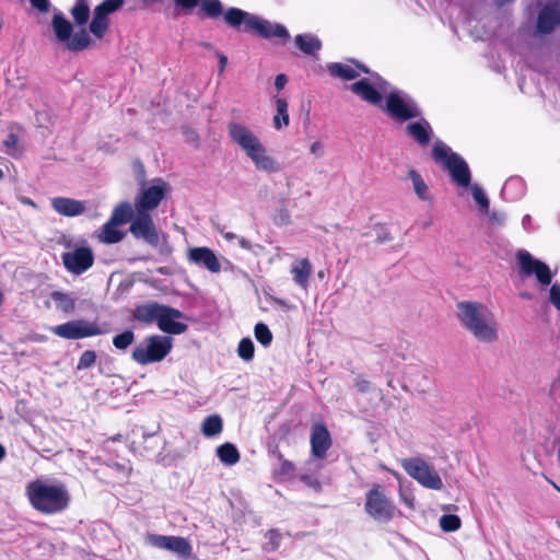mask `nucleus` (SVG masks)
I'll use <instances>...</instances> for the list:
<instances>
[{"instance_id": "052dcab7", "label": "nucleus", "mask_w": 560, "mask_h": 560, "mask_svg": "<svg viewBox=\"0 0 560 560\" xmlns=\"http://www.w3.org/2000/svg\"><path fill=\"white\" fill-rule=\"evenodd\" d=\"M238 241V244L242 248L246 249V250H250L252 249V244L249 241H247L246 238L244 237H238L236 238Z\"/></svg>"}, {"instance_id": "bf43d9fd", "label": "nucleus", "mask_w": 560, "mask_h": 560, "mask_svg": "<svg viewBox=\"0 0 560 560\" xmlns=\"http://www.w3.org/2000/svg\"><path fill=\"white\" fill-rule=\"evenodd\" d=\"M19 200L23 203V205H26V206H30L34 209H37V205L34 202V200H32L31 198L28 197H25V196H21L19 197Z\"/></svg>"}, {"instance_id": "864d4df0", "label": "nucleus", "mask_w": 560, "mask_h": 560, "mask_svg": "<svg viewBox=\"0 0 560 560\" xmlns=\"http://www.w3.org/2000/svg\"><path fill=\"white\" fill-rule=\"evenodd\" d=\"M301 480L307 485L308 487H312L314 488L315 490H319L320 489V483L319 481L316 479V478H313L312 476H308V475H302L301 476Z\"/></svg>"}, {"instance_id": "e2e57ef3", "label": "nucleus", "mask_w": 560, "mask_h": 560, "mask_svg": "<svg viewBox=\"0 0 560 560\" xmlns=\"http://www.w3.org/2000/svg\"><path fill=\"white\" fill-rule=\"evenodd\" d=\"M219 63H220V71H224L225 67H226V63H228V58L226 56L224 55H219Z\"/></svg>"}, {"instance_id": "f704fd0d", "label": "nucleus", "mask_w": 560, "mask_h": 560, "mask_svg": "<svg viewBox=\"0 0 560 560\" xmlns=\"http://www.w3.org/2000/svg\"><path fill=\"white\" fill-rule=\"evenodd\" d=\"M70 13L77 25H85L90 16L89 0H77Z\"/></svg>"}, {"instance_id": "13d9d810", "label": "nucleus", "mask_w": 560, "mask_h": 560, "mask_svg": "<svg viewBox=\"0 0 560 560\" xmlns=\"http://www.w3.org/2000/svg\"><path fill=\"white\" fill-rule=\"evenodd\" d=\"M532 218L529 214H525L522 219V226L524 228L525 231H530L532 229Z\"/></svg>"}, {"instance_id": "cd10ccee", "label": "nucleus", "mask_w": 560, "mask_h": 560, "mask_svg": "<svg viewBox=\"0 0 560 560\" xmlns=\"http://www.w3.org/2000/svg\"><path fill=\"white\" fill-rule=\"evenodd\" d=\"M276 115L272 118V126L276 130H282L290 124L288 102L283 97H275Z\"/></svg>"}, {"instance_id": "a19ab883", "label": "nucleus", "mask_w": 560, "mask_h": 560, "mask_svg": "<svg viewBox=\"0 0 560 560\" xmlns=\"http://www.w3.org/2000/svg\"><path fill=\"white\" fill-rule=\"evenodd\" d=\"M254 342L250 338H243L237 347V354L244 361H250L254 358Z\"/></svg>"}, {"instance_id": "09e8293b", "label": "nucleus", "mask_w": 560, "mask_h": 560, "mask_svg": "<svg viewBox=\"0 0 560 560\" xmlns=\"http://www.w3.org/2000/svg\"><path fill=\"white\" fill-rule=\"evenodd\" d=\"M18 143V138L14 133L8 135L7 139L3 141V144L9 154L14 155L16 153L15 147Z\"/></svg>"}, {"instance_id": "0e129e2a", "label": "nucleus", "mask_w": 560, "mask_h": 560, "mask_svg": "<svg viewBox=\"0 0 560 560\" xmlns=\"http://www.w3.org/2000/svg\"><path fill=\"white\" fill-rule=\"evenodd\" d=\"M357 387L360 392H365L369 388V382L366 381H360L357 383Z\"/></svg>"}, {"instance_id": "ea45409f", "label": "nucleus", "mask_w": 560, "mask_h": 560, "mask_svg": "<svg viewBox=\"0 0 560 560\" xmlns=\"http://www.w3.org/2000/svg\"><path fill=\"white\" fill-rule=\"evenodd\" d=\"M135 341V334L132 330H125L113 338V345L118 350H126Z\"/></svg>"}, {"instance_id": "4468645a", "label": "nucleus", "mask_w": 560, "mask_h": 560, "mask_svg": "<svg viewBox=\"0 0 560 560\" xmlns=\"http://www.w3.org/2000/svg\"><path fill=\"white\" fill-rule=\"evenodd\" d=\"M516 261L524 277L535 276L544 287L551 283L553 273L550 268L541 260L536 259L529 252L520 249L516 253Z\"/></svg>"}, {"instance_id": "de8ad7c7", "label": "nucleus", "mask_w": 560, "mask_h": 560, "mask_svg": "<svg viewBox=\"0 0 560 560\" xmlns=\"http://www.w3.org/2000/svg\"><path fill=\"white\" fill-rule=\"evenodd\" d=\"M550 302L560 310V284L553 283L550 288Z\"/></svg>"}, {"instance_id": "9d476101", "label": "nucleus", "mask_w": 560, "mask_h": 560, "mask_svg": "<svg viewBox=\"0 0 560 560\" xmlns=\"http://www.w3.org/2000/svg\"><path fill=\"white\" fill-rule=\"evenodd\" d=\"M364 510L373 520L381 523L389 522L398 513L395 504L386 497L380 485L366 492Z\"/></svg>"}, {"instance_id": "4be33fe9", "label": "nucleus", "mask_w": 560, "mask_h": 560, "mask_svg": "<svg viewBox=\"0 0 560 560\" xmlns=\"http://www.w3.org/2000/svg\"><path fill=\"white\" fill-rule=\"evenodd\" d=\"M51 208L63 217H78L84 213L86 206L84 201L68 198L55 197L51 199Z\"/></svg>"}, {"instance_id": "58836bf2", "label": "nucleus", "mask_w": 560, "mask_h": 560, "mask_svg": "<svg viewBox=\"0 0 560 560\" xmlns=\"http://www.w3.org/2000/svg\"><path fill=\"white\" fill-rule=\"evenodd\" d=\"M254 334L256 340L261 343L264 347H269L272 342V334L268 326L264 323H258L255 325Z\"/></svg>"}, {"instance_id": "a878e982", "label": "nucleus", "mask_w": 560, "mask_h": 560, "mask_svg": "<svg viewBox=\"0 0 560 560\" xmlns=\"http://www.w3.org/2000/svg\"><path fill=\"white\" fill-rule=\"evenodd\" d=\"M313 268L307 258L295 260L291 266V273L294 282L302 289H307L308 279L312 275Z\"/></svg>"}, {"instance_id": "6e6552de", "label": "nucleus", "mask_w": 560, "mask_h": 560, "mask_svg": "<svg viewBox=\"0 0 560 560\" xmlns=\"http://www.w3.org/2000/svg\"><path fill=\"white\" fill-rule=\"evenodd\" d=\"M401 466L412 479L427 489L441 490L444 486L433 465L420 457L405 458Z\"/></svg>"}, {"instance_id": "4d7b16f0", "label": "nucleus", "mask_w": 560, "mask_h": 560, "mask_svg": "<svg viewBox=\"0 0 560 560\" xmlns=\"http://www.w3.org/2000/svg\"><path fill=\"white\" fill-rule=\"evenodd\" d=\"M218 232L229 242L238 238V236L232 232H228L222 228H218Z\"/></svg>"}, {"instance_id": "7ed1b4c3", "label": "nucleus", "mask_w": 560, "mask_h": 560, "mask_svg": "<svg viewBox=\"0 0 560 560\" xmlns=\"http://www.w3.org/2000/svg\"><path fill=\"white\" fill-rule=\"evenodd\" d=\"M26 495L31 505L43 514H57L70 503V494L61 482L36 479L26 486Z\"/></svg>"}, {"instance_id": "423d86ee", "label": "nucleus", "mask_w": 560, "mask_h": 560, "mask_svg": "<svg viewBox=\"0 0 560 560\" xmlns=\"http://www.w3.org/2000/svg\"><path fill=\"white\" fill-rule=\"evenodd\" d=\"M173 339L168 336L152 335L140 341L132 350L131 358L140 365L161 362L172 350Z\"/></svg>"}, {"instance_id": "20e7f679", "label": "nucleus", "mask_w": 560, "mask_h": 560, "mask_svg": "<svg viewBox=\"0 0 560 560\" xmlns=\"http://www.w3.org/2000/svg\"><path fill=\"white\" fill-rule=\"evenodd\" d=\"M231 140L250 159L258 171L276 173L280 171L278 162L268 154L257 136L245 125L232 121L228 125Z\"/></svg>"}, {"instance_id": "393cba45", "label": "nucleus", "mask_w": 560, "mask_h": 560, "mask_svg": "<svg viewBox=\"0 0 560 560\" xmlns=\"http://www.w3.org/2000/svg\"><path fill=\"white\" fill-rule=\"evenodd\" d=\"M163 305L156 302H150L145 304L138 305L133 312L132 316L136 320L143 324H152L159 322L161 316V310Z\"/></svg>"}, {"instance_id": "2eb2a0df", "label": "nucleus", "mask_w": 560, "mask_h": 560, "mask_svg": "<svg viewBox=\"0 0 560 560\" xmlns=\"http://www.w3.org/2000/svg\"><path fill=\"white\" fill-rule=\"evenodd\" d=\"M65 268L72 275H82L93 266L94 255L91 247L82 242L81 245L62 253Z\"/></svg>"}, {"instance_id": "c756f323", "label": "nucleus", "mask_w": 560, "mask_h": 560, "mask_svg": "<svg viewBox=\"0 0 560 560\" xmlns=\"http://www.w3.org/2000/svg\"><path fill=\"white\" fill-rule=\"evenodd\" d=\"M133 218L135 207L132 208L130 202L124 201L115 207L109 219L113 223L115 222L117 225H122L129 221L132 222Z\"/></svg>"}, {"instance_id": "37998d69", "label": "nucleus", "mask_w": 560, "mask_h": 560, "mask_svg": "<svg viewBox=\"0 0 560 560\" xmlns=\"http://www.w3.org/2000/svg\"><path fill=\"white\" fill-rule=\"evenodd\" d=\"M468 188H470L472 198L480 206V208L483 211H488L489 210V199L486 196L483 189L478 184L470 185Z\"/></svg>"}, {"instance_id": "f03ea898", "label": "nucleus", "mask_w": 560, "mask_h": 560, "mask_svg": "<svg viewBox=\"0 0 560 560\" xmlns=\"http://www.w3.org/2000/svg\"><path fill=\"white\" fill-rule=\"evenodd\" d=\"M460 325L482 343H494L499 339L498 322L494 313L483 303L462 301L457 305Z\"/></svg>"}, {"instance_id": "f257e3e1", "label": "nucleus", "mask_w": 560, "mask_h": 560, "mask_svg": "<svg viewBox=\"0 0 560 560\" xmlns=\"http://www.w3.org/2000/svg\"><path fill=\"white\" fill-rule=\"evenodd\" d=\"M141 178L140 190L135 198V218L129 232L138 240H143L152 247L160 245L165 235L161 233L153 221L151 211L156 209L168 191V185L162 178H153L149 184L144 182V168L138 163Z\"/></svg>"}, {"instance_id": "5fc2aeb1", "label": "nucleus", "mask_w": 560, "mask_h": 560, "mask_svg": "<svg viewBox=\"0 0 560 560\" xmlns=\"http://www.w3.org/2000/svg\"><path fill=\"white\" fill-rule=\"evenodd\" d=\"M288 83V78L285 74H278L275 80V86L278 91H281L284 89L285 84Z\"/></svg>"}, {"instance_id": "a18cd8bd", "label": "nucleus", "mask_w": 560, "mask_h": 560, "mask_svg": "<svg viewBox=\"0 0 560 560\" xmlns=\"http://www.w3.org/2000/svg\"><path fill=\"white\" fill-rule=\"evenodd\" d=\"M96 352L93 350L84 351L78 362V370H84L91 368L96 361Z\"/></svg>"}, {"instance_id": "0eeeda50", "label": "nucleus", "mask_w": 560, "mask_h": 560, "mask_svg": "<svg viewBox=\"0 0 560 560\" xmlns=\"http://www.w3.org/2000/svg\"><path fill=\"white\" fill-rule=\"evenodd\" d=\"M51 26L57 39L67 45L70 50H82L90 44V36L85 30L72 34L73 27L65 18L63 13L57 9L54 10Z\"/></svg>"}, {"instance_id": "774afa93", "label": "nucleus", "mask_w": 560, "mask_h": 560, "mask_svg": "<svg viewBox=\"0 0 560 560\" xmlns=\"http://www.w3.org/2000/svg\"><path fill=\"white\" fill-rule=\"evenodd\" d=\"M4 177V173L3 171L0 168V179H2Z\"/></svg>"}, {"instance_id": "72a5a7b5", "label": "nucleus", "mask_w": 560, "mask_h": 560, "mask_svg": "<svg viewBox=\"0 0 560 560\" xmlns=\"http://www.w3.org/2000/svg\"><path fill=\"white\" fill-rule=\"evenodd\" d=\"M219 459L228 466L235 465L240 460L237 448L231 443H224L217 448Z\"/></svg>"}, {"instance_id": "ddd939ff", "label": "nucleus", "mask_w": 560, "mask_h": 560, "mask_svg": "<svg viewBox=\"0 0 560 560\" xmlns=\"http://www.w3.org/2000/svg\"><path fill=\"white\" fill-rule=\"evenodd\" d=\"M124 3V0H104L97 4L89 25L90 33L97 39L103 38L110 25L109 15L121 9Z\"/></svg>"}, {"instance_id": "4c0bfd02", "label": "nucleus", "mask_w": 560, "mask_h": 560, "mask_svg": "<svg viewBox=\"0 0 560 560\" xmlns=\"http://www.w3.org/2000/svg\"><path fill=\"white\" fill-rule=\"evenodd\" d=\"M199 7L200 12L210 19H217L223 13V7L220 0H201Z\"/></svg>"}, {"instance_id": "49530a36", "label": "nucleus", "mask_w": 560, "mask_h": 560, "mask_svg": "<svg viewBox=\"0 0 560 560\" xmlns=\"http://www.w3.org/2000/svg\"><path fill=\"white\" fill-rule=\"evenodd\" d=\"M31 5L40 13H48L51 8L49 0H30Z\"/></svg>"}, {"instance_id": "8fccbe9b", "label": "nucleus", "mask_w": 560, "mask_h": 560, "mask_svg": "<svg viewBox=\"0 0 560 560\" xmlns=\"http://www.w3.org/2000/svg\"><path fill=\"white\" fill-rule=\"evenodd\" d=\"M399 497H400L401 502L406 506H408L409 509H413L415 508V497H413V494L411 492H407V491L400 489Z\"/></svg>"}, {"instance_id": "1a4fd4ad", "label": "nucleus", "mask_w": 560, "mask_h": 560, "mask_svg": "<svg viewBox=\"0 0 560 560\" xmlns=\"http://www.w3.org/2000/svg\"><path fill=\"white\" fill-rule=\"evenodd\" d=\"M385 110L397 121H407L421 115L417 103L405 92L394 90L386 93Z\"/></svg>"}, {"instance_id": "680f3d73", "label": "nucleus", "mask_w": 560, "mask_h": 560, "mask_svg": "<svg viewBox=\"0 0 560 560\" xmlns=\"http://www.w3.org/2000/svg\"><path fill=\"white\" fill-rule=\"evenodd\" d=\"M282 470H283V472H287V474L293 471L292 463H290L288 460H283V463H282Z\"/></svg>"}, {"instance_id": "f3484780", "label": "nucleus", "mask_w": 560, "mask_h": 560, "mask_svg": "<svg viewBox=\"0 0 560 560\" xmlns=\"http://www.w3.org/2000/svg\"><path fill=\"white\" fill-rule=\"evenodd\" d=\"M160 314L158 327L163 332L179 335L187 330L188 326L179 322V319L184 318V314L180 311L163 305Z\"/></svg>"}, {"instance_id": "b1692460", "label": "nucleus", "mask_w": 560, "mask_h": 560, "mask_svg": "<svg viewBox=\"0 0 560 560\" xmlns=\"http://www.w3.org/2000/svg\"><path fill=\"white\" fill-rule=\"evenodd\" d=\"M406 132L421 147L430 143L433 130L425 119L410 122L406 127Z\"/></svg>"}, {"instance_id": "5701e85b", "label": "nucleus", "mask_w": 560, "mask_h": 560, "mask_svg": "<svg viewBox=\"0 0 560 560\" xmlns=\"http://www.w3.org/2000/svg\"><path fill=\"white\" fill-rule=\"evenodd\" d=\"M327 69L332 77L343 80H353L362 72L369 73V70L364 66L354 61L350 63L332 62L327 66Z\"/></svg>"}, {"instance_id": "e433bc0d", "label": "nucleus", "mask_w": 560, "mask_h": 560, "mask_svg": "<svg viewBox=\"0 0 560 560\" xmlns=\"http://www.w3.org/2000/svg\"><path fill=\"white\" fill-rule=\"evenodd\" d=\"M296 46L305 54L312 55L320 48V42L308 34L298 35L295 37Z\"/></svg>"}, {"instance_id": "c9c22d12", "label": "nucleus", "mask_w": 560, "mask_h": 560, "mask_svg": "<svg viewBox=\"0 0 560 560\" xmlns=\"http://www.w3.org/2000/svg\"><path fill=\"white\" fill-rule=\"evenodd\" d=\"M253 16L252 14L237 9V8H231L224 13V21L233 27H237L241 24H245V31H247V20L248 18Z\"/></svg>"}, {"instance_id": "7c9ffc66", "label": "nucleus", "mask_w": 560, "mask_h": 560, "mask_svg": "<svg viewBox=\"0 0 560 560\" xmlns=\"http://www.w3.org/2000/svg\"><path fill=\"white\" fill-rule=\"evenodd\" d=\"M223 430V421L219 415H211L202 421L201 432L206 438L219 435Z\"/></svg>"}, {"instance_id": "603ef678", "label": "nucleus", "mask_w": 560, "mask_h": 560, "mask_svg": "<svg viewBox=\"0 0 560 560\" xmlns=\"http://www.w3.org/2000/svg\"><path fill=\"white\" fill-rule=\"evenodd\" d=\"M310 151L316 158H322L324 155L325 147L322 141H314L310 147Z\"/></svg>"}, {"instance_id": "3c124183", "label": "nucleus", "mask_w": 560, "mask_h": 560, "mask_svg": "<svg viewBox=\"0 0 560 560\" xmlns=\"http://www.w3.org/2000/svg\"><path fill=\"white\" fill-rule=\"evenodd\" d=\"M177 7L186 10H192L199 5L201 0H173Z\"/></svg>"}, {"instance_id": "79ce46f5", "label": "nucleus", "mask_w": 560, "mask_h": 560, "mask_svg": "<svg viewBox=\"0 0 560 560\" xmlns=\"http://www.w3.org/2000/svg\"><path fill=\"white\" fill-rule=\"evenodd\" d=\"M460 525V518L455 514H445L440 518V526L444 532H455Z\"/></svg>"}, {"instance_id": "473e14b6", "label": "nucleus", "mask_w": 560, "mask_h": 560, "mask_svg": "<svg viewBox=\"0 0 560 560\" xmlns=\"http://www.w3.org/2000/svg\"><path fill=\"white\" fill-rule=\"evenodd\" d=\"M51 299L56 304V307L63 313H71L75 308V298L70 293H65L60 291H54L51 293Z\"/></svg>"}, {"instance_id": "2f4dec72", "label": "nucleus", "mask_w": 560, "mask_h": 560, "mask_svg": "<svg viewBox=\"0 0 560 560\" xmlns=\"http://www.w3.org/2000/svg\"><path fill=\"white\" fill-rule=\"evenodd\" d=\"M408 177L412 183V188L418 198L424 201L431 200L429 187L424 183L422 176L416 170H410Z\"/></svg>"}, {"instance_id": "c85d7f7f", "label": "nucleus", "mask_w": 560, "mask_h": 560, "mask_svg": "<svg viewBox=\"0 0 560 560\" xmlns=\"http://www.w3.org/2000/svg\"><path fill=\"white\" fill-rule=\"evenodd\" d=\"M117 224L109 219L97 232V238L105 244L120 242L125 234L117 229Z\"/></svg>"}, {"instance_id": "f8f14e48", "label": "nucleus", "mask_w": 560, "mask_h": 560, "mask_svg": "<svg viewBox=\"0 0 560 560\" xmlns=\"http://www.w3.org/2000/svg\"><path fill=\"white\" fill-rule=\"evenodd\" d=\"M144 544L156 549L171 551L180 559H188L192 553L190 542L186 538L179 536L147 533L144 535Z\"/></svg>"}, {"instance_id": "9b49d317", "label": "nucleus", "mask_w": 560, "mask_h": 560, "mask_svg": "<svg viewBox=\"0 0 560 560\" xmlns=\"http://www.w3.org/2000/svg\"><path fill=\"white\" fill-rule=\"evenodd\" d=\"M350 85V90L361 100L378 106L382 104L383 95L389 90V84L377 73H371Z\"/></svg>"}, {"instance_id": "dca6fc26", "label": "nucleus", "mask_w": 560, "mask_h": 560, "mask_svg": "<svg viewBox=\"0 0 560 560\" xmlns=\"http://www.w3.org/2000/svg\"><path fill=\"white\" fill-rule=\"evenodd\" d=\"M51 331L58 337L65 339H82L106 334V329L100 328L95 323L84 319L70 320L65 324L55 326Z\"/></svg>"}, {"instance_id": "a211bd4d", "label": "nucleus", "mask_w": 560, "mask_h": 560, "mask_svg": "<svg viewBox=\"0 0 560 560\" xmlns=\"http://www.w3.org/2000/svg\"><path fill=\"white\" fill-rule=\"evenodd\" d=\"M247 31H255L265 38L277 37L288 39L290 37L287 28L283 25L271 23L256 15L248 18Z\"/></svg>"}, {"instance_id": "39448f33", "label": "nucleus", "mask_w": 560, "mask_h": 560, "mask_svg": "<svg viewBox=\"0 0 560 560\" xmlns=\"http://www.w3.org/2000/svg\"><path fill=\"white\" fill-rule=\"evenodd\" d=\"M435 162L448 172L452 182L459 188L467 189L471 183V173L467 162L442 141H436L432 150Z\"/></svg>"}, {"instance_id": "6ab92c4d", "label": "nucleus", "mask_w": 560, "mask_h": 560, "mask_svg": "<svg viewBox=\"0 0 560 560\" xmlns=\"http://www.w3.org/2000/svg\"><path fill=\"white\" fill-rule=\"evenodd\" d=\"M187 257L191 264L205 268L212 273L221 271L219 258L209 247H192L188 250Z\"/></svg>"}, {"instance_id": "c03bdc74", "label": "nucleus", "mask_w": 560, "mask_h": 560, "mask_svg": "<svg viewBox=\"0 0 560 560\" xmlns=\"http://www.w3.org/2000/svg\"><path fill=\"white\" fill-rule=\"evenodd\" d=\"M265 537L267 539L264 544V549L266 551H275L279 548L282 536L277 529L268 530Z\"/></svg>"}, {"instance_id": "aec40b11", "label": "nucleus", "mask_w": 560, "mask_h": 560, "mask_svg": "<svg viewBox=\"0 0 560 560\" xmlns=\"http://www.w3.org/2000/svg\"><path fill=\"white\" fill-rule=\"evenodd\" d=\"M330 446L331 438L327 428L322 423L314 424L311 433L312 454L316 458L323 459Z\"/></svg>"}, {"instance_id": "bb28decb", "label": "nucleus", "mask_w": 560, "mask_h": 560, "mask_svg": "<svg viewBox=\"0 0 560 560\" xmlns=\"http://www.w3.org/2000/svg\"><path fill=\"white\" fill-rule=\"evenodd\" d=\"M526 190L525 183L520 177L509 178L502 187L501 196L508 201L520 199Z\"/></svg>"}, {"instance_id": "69168bd1", "label": "nucleus", "mask_w": 560, "mask_h": 560, "mask_svg": "<svg viewBox=\"0 0 560 560\" xmlns=\"http://www.w3.org/2000/svg\"><path fill=\"white\" fill-rule=\"evenodd\" d=\"M5 456V448L0 444V462L4 458Z\"/></svg>"}, {"instance_id": "412c9836", "label": "nucleus", "mask_w": 560, "mask_h": 560, "mask_svg": "<svg viewBox=\"0 0 560 560\" xmlns=\"http://www.w3.org/2000/svg\"><path fill=\"white\" fill-rule=\"evenodd\" d=\"M560 24V4H547L541 9L537 20V31L542 34L551 33Z\"/></svg>"}, {"instance_id": "6e6d98bb", "label": "nucleus", "mask_w": 560, "mask_h": 560, "mask_svg": "<svg viewBox=\"0 0 560 560\" xmlns=\"http://www.w3.org/2000/svg\"><path fill=\"white\" fill-rule=\"evenodd\" d=\"M490 221L493 223V224H498V225H501L504 223L505 221V214L504 213H501V212H495L493 211L491 214H490Z\"/></svg>"}, {"instance_id": "338daca9", "label": "nucleus", "mask_w": 560, "mask_h": 560, "mask_svg": "<svg viewBox=\"0 0 560 560\" xmlns=\"http://www.w3.org/2000/svg\"><path fill=\"white\" fill-rule=\"evenodd\" d=\"M378 238H380V242H382V243L385 242V241H389L390 240V237H388L386 235H383L382 238L381 237H378Z\"/></svg>"}]
</instances>
